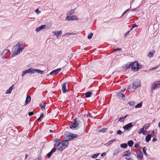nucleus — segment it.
Instances as JSON below:
<instances>
[{
    "label": "nucleus",
    "mask_w": 160,
    "mask_h": 160,
    "mask_svg": "<svg viewBox=\"0 0 160 160\" xmlns=\"http://www.w3.org/2000/svg\"><path fill=\"white\" fill-rule=\"evenodd\" d=\"M24 46L22 42H19L14 46L12 49V54L11 57L13 58L16 55H18L22 51Z\"/></svg>",
    "instance_id": "obj_1"
},
{
    "label": "nucleus",
    "mask_w": 160,
    "mask_h": 160,
    "mask_svg": "<svg viewBox=\"0 0 160 160\" xmlns=\"http://www.w3.org/2000/svg\"><path fill=\"white\" fill-rule=\"evenodd\" d=\"M74 123L70 126V128L73 130H76L78 128L81 122L79 121H77L76 119H74Z\"/></svg>",
    "instance_id": "obj_2"
},
{
    "label": "nucleus",
    "mask_w": 160,
    "mask_h": 160,
    "mask_svg": "<svg viewBox=\"0 0 160 160\" xmlns=\"http://www.w3.org/2000/svg\"><path fill=\"white\" fill-rule=\"evenodd\" d=\"M141 67H139V65L138 62H134L132 63L131 66L132 69L134 71H137L139 68Z\"/></svg>",
    "instance_id": "obj_3"
},
{
    "label": "nucleus",
    "mask_w": 160,
    "mask_h": 160,
    "mask_svg": "<svg viewBox=\"0 0 160 160\" xmlns=\"http://www.w3.org/2000/svg\"><path fill=\"white\" fill-rule=\"evenodd\" d=\"M10 54V52L9 50L7 49H5L2 52L1 56L2 58L7 59Z\"/></svg>",
    "instance_id": "obj_4"
},
{
    "label": "nucleus",
    "mask_w": 160,
    "mask_h": 160,
    "mask_svg": "<svg viewBox=\"0 0 160 160\" xmlns=\"http://www.w3.org/2000/svg\"><path fill=\"white\" fill-rule=\"evenodd\" d=\"M160 87V81H157L154 82L152 84L151 87L152 91L155 90L156 88Z\"/></svg>",
    "instance_id": "obj_5"
},
{
    "label": "nucleus",
    "mask_w": 160,
    "mask_h": 160,
    "mask_svg": "<svg viewBox=\"0 0 160 160\" xmlns=\"http://www.w3.org/2000/svg\"><path fill=\"white\" fill-rule=\"evenodd\" d=\"M78 136V135L71 133L70 134L67 135L65 137V138L68 141L76 138Z\"/></svg>",
    "instance_id": "obj_6"
},
{
    "label": "nucleus",
    "mask_w": 160,
    "mask_h": 160,
    "mask_svg": "<svg viewBox=\"0 0 160 160\" xmlns=\"http://www.w3.org/2000/svg\"><path fill=\"white\" fill-rule=\"evenodd\" d=\"M141 84V82L140 80L138 79L135 80L134 82L132 88L134 89H136L138 87H139Z\"/></svg>",
    "instance_id": "obj_7"
},
{
    "label": "nucleus",
    "mask_w": 160,
    "mask_h": 160,
    "mask_svg": "<svg viewBox=\"0 0 160 160\" xmlns=\"http://www.w3.org/2000/svg\"><path fill=\"white\" fill-rule=\"evenodd\" d=\"M29 73H33V68H30L28 69L23 71L22 74V76L23 77L26 74Z\"/></svg>",
    "instance_id": "obj_8"
},
{
    "label": "nucleus",
    "mask_w": 160,
    "mask_h": 160,
    "mask_svg": "<svg viewBox=\"0 0 160 160\" xmlns=\"http://www.w3.org/2000/svg\"><path fill=\"white\" fill-rule=\"evenodd\" d=\"M133 125L131 122L129 123L123 127V128L126 130L129 131L133 127Z\"/></svg>",
    "instance_id": "obj_9"
},
{
    "label": "nucleus",
    "mask_w": 160,
    "mask_h": 160,
    "mask_svg": "<svg viewBox=\"0 0 160 160\" xmlns=\"http://www.w3.org/2000/svg\"><path fill=\"white\" fill-rule=\"evenodd\" d=\"M136 154L138 158L140 160H142L143 159V154L140 150H138Z\"/></svg>",
    "instance_id": "obj_10"
},
{
    "label": "nucleus",
    "mask_w": 160,
    "mask_h": 160,
    "mask_svg": "<svg viewBox=\"0 0 160 160\" xmlns=\"http://www.w3.org/2000/svg\"><path fill=\"white\" fill-rule=\"evenodd\" d=\"M61 143L62 144V145H63V148H61L60 149L63 150L68 146V140L67 139L66 140L62 141Z\"/></svg>",
    "instance_id": "obj_11"
},
{
    "label": "nucleus",
    "mask_w": 160,
    "mask_h": 160,
    "mask_svg": "<svg viewBox=\"0 0 160 160\" xmlns=\"http://www.w3.org/2000/svg\"><path fill=\"white\" fill-rule=\"evenodd\" d=\"M61 68H59L57 69H55L53 70L50 73L47 75V76H49V75H54L57 74L61 71Z\"/></svg>",
    "instance_id": "obj_12"
},
{
    "label": "nucleus",
    "mask_w": 160,
    "mask_h": 160,
    "mask_svg": "<svg viewBox=\"0 0 160 160\" xmlns=\"http://www.w3.org/2000/svg\"><path fill=\"white\" fill-rule=\"evenodd\" d=\"M132 65V62L128 63L125 65H124L122 67L125 70H127L128 68L131 67Z\"/></svg>",
    "instance_id": "obj_13"
},
{
    "label": "nucleus",
    "mask_w": 160,
    "mask_h": 160,
    "mask_svg": "<svg viewBox=\"0 0 160 160\" xmlns=\"http://www.w3.org/2000/svg\"><path fill=\"white\" fill-rule=\"evenodd\" d=\"M117 96L119 98H121L123 100L125 98V97L124 94L121 93V92H118L117 93Z\"/></svg>",
    "instance_id": "obj_14"
},
{
    "label": "nucleus",
    "mask_w": 160,
    "mask_h": 160,
    "mask_svg": "<svg viewBox=\"0 0 160 160\" xmlns=\"http://www.w3.org/2000/svg\"><path fill=\"white\" fill-rule=\"evenodd\" d=\"M54 142H55V143L54 144V145L56 146L57 147H59L60 146V140L59 139H55L54 140Z\"/></svg>",
    "instance_id": "obj_15"
},
{
    "label": "nucleus",
    "mask_w": 160,
    "mask_h": 160,
    "mask_svg": "<svg viewBox=\"0 0 160 160\" xmlns=\"http://www.w3.org/2000/svg\"><path fill=\"white\" fill-rule=\"evenodd\" d=\"M56 149L55 148H53L51 151L49 152L47 154V156L48 158H50L51 156L52 153L56 151Z\"/></svg>",
    "instance_id": "obj_16"
},
{
    "label": "nucleus",
    "mask_w": 160,
    "mask_h": 160,
    "mask_svg": "<svg viewBox=\"0 0 160 160\" xmlns=\"http://www.w3.org/2000/svg\"><path fill=\"white\" fill-rule=\"evenodd\" d=\"M46 27V25H41L39 27L37 28L36 29V31L37 32H38L39 31L41 30L42 29L45 28Z\"/></svg>",
    "instance_id": "obj_17"
},
{
    "label": "nucleus",
    "mask_w": 160,
    "mask_h": 160,
    "mask_svg": "<svg viewBox=\"0 0 160 160\" xmlns=\"http://www.w3.org/2000/svg\"><path fill=\"white\" fill-rule=\"evenodd\" d=\"M67 83H63L62 85V90L63 93L67 91Z\"/></svg>",
    "instance_id": "obj_18"
},
{
    "label": "nucleus",
    "mask_w": 160,
    "mask_h": 160,
    "mask_svg": "<svg viewBox=\"0 0 160 160\" xmlns=\"http://www.w3.org/2000/svg\"><path fill=\"white\" fill-rule=\"evenodd\" d=\"M52 33L53 34L56 36L57 38H58L59 35H61L62 34V31H60L58 32H52Z\"/></svg>",
    "instance_id": "obj_19"
},
{
    "label": "nucleus",
    "mask_w": 160,
    "mask_h": 160,
    "mask_svg": "<svg viewBox=\"0 0 160 160\" xmlns=\"http://www.w3.org/2000/svg\"><path fill=\"white\" fill-rule=\"evenodd\" d=\"M33 73L35 72H38L41 74H43L44 72L43 71L41 70L38 69H33Z\"/></svg>",
    "instance_id": "obj_20"
},
{
    "label": "nucleus",
    "mask_w": 160,
    "mask_h": 160,
    "mask_svg": "<svg viewBox=\"0 0 160 160\" xmlns=\"http://www.w3.org/2000/svg\"><path fill=\"white\" fill-rule=\"evenodd\" d=\"M31 100V98L30 96H27L25 100V105H26Z\"/></svg>",
    "instance_id": "obj_21"
},
{
    "label": "nucleus",
    "mask_w": 160,
    "mask_h": 160,
    "mask_svg": "<svg viewBox=\"0 0 160 160\" xmlns=\"http://www.w3.org/2000/svg\"><path fill=\"white\" fill-rule=\"evenodd\" d=\"M13 85H12L9 88L7 91L6 92V94H8L10 93L12 90L13 89Z\"/></svg>",
    "instance_id": "obj_22"
},
{
    "label": "nucleus",
    "mask_w": 160,
    "mask_h": 160,
    "mask_svg": "<svg viewBox=\"0 0 160 160\" xmlns=\"http://www.w3.org/2000/svg\"><path fill=\"white\" fill-rule=\"evenodd\" d=\"M131 153L130 152L129 150H128L123 152V156H129L130 155Z\"/></svg>",
    "instance_id": "obj_23"
},
{
    "label": "nucleus",
    "mask_w": 160,
    "mask_h": 160,
    "mask_svg": "<svg viewBox=\"0 0 160 160\" xmlns=\"http://www.w3.org/2000/svg\"><path fill=\"white\" fill-rule=\"evenodd\" d=\"M151 135L150 134L148 135L146 137L145 140L147 142H148L151 139Z\"/></svg>",
    "instance_id": "obj_24"
},
{
    "label": "nucleus",
    "mask_w": 160,
    "mask_h": 160,
    "mask_svg": "<svg viewBox=\"0 0 160 160\" xmlns=\"http://www.w3.org/2000/svg\"><path fill=\"white\" fill-rule=\"evenodd\" d=\"M119 152V151L118 149H115L114 150V153L113 155V156H117Z\"/></svg>",
    "instance_id": "obj_25"
},
{
    "label": "nucleus",
    "mask_w": 160,
    "mask_h": 160,
    "mask_svg": "<svg viewBox=\"0 0 160 160\" xmlns=\"http://www.w3.org/2000/svg\"><path fill=\"white\" fill-rule=\"evenodd\" d=\"M78 19V18L77 16L72 15L71 17V20H77Z\"/></svg>",
    "instance_id": "obj_26"
},
{
    "label": "nucleus",
    "mask_w": 160,
    "mask_h": 160,
    "mask_svg": "<svg viewBox=\"0 0 160 160\" xmlns=\"http://www.w3.org/2000/svg\"><path fill=\"white\" fill-rule=\"evenodd\" d=\"M133 143H134L133 142V141H132V140L129 141L128 142V143H127L128 144L130 147H132V145H133Z\"/></svg>",
    "instance_id": "obj_27"
},
{
    "label": "nucleus",
    "mask_w": 160,
    "mask_h": 160,
    "mask_svg": "<svg viewBox=\"0 0 160 160\" xmlns=\"http://www.w3.org/2000/svg\"><path fill=\"white\" fill-rule=\"evenodd\" d=\"M92 92H88L85 93V97L86 98H89L91 97Z\"/></svg>",
    "instance_id": "obj_28"
},
{
    "label": "nucleus",
    "mask_w": 160,
    "mask_h": 160,
    "mask_svg": "<svg viewBox=\"0 0 160 160\" xmlns=\"http://www.w3.org/2000/svg\"><path fill=\"white\" fill-rule=\"evenodd\" d=\"M142 102L138 103L135 106V108H141L142 106Z\"/></svg>",
    "instance_id": "obj_29"
},
{
    "label": "nucleus",
    "mask_w": 160,
    "mask_h": 160,
    "mask_svg": "<svg viewBox=\"0 0 160 160\" xmlns=\"http://www.w3.org/2000/svg\"><path fill=\"white\" fill-rule=\"evenodd\" d=\"M74 12V9H72L67 14V15H70L73 14Z\"/></svg>",
    "instance_id": "obj_30"
},
{
    "label": "nucleus",
    "mask_w": 160,
    "mask_h": 160,
    "mask_svg": "<svg viewBox=\"0 0 160 160\" xmlns=\"http://www.w3.org/2000/svg\"><path fill=\"white\" fill-rule=\"evenodd\" d=\"M46 104V102H44V103L43 105H42V103H40L39 104V106L41 108H42V109L44 108H45Z\"/></svg>",
    "instance_id": "obj_31"
},
{
    "label": "nucleus",
    "mask_w": 160,
    "mask_h": 160,
    "mask_svg": "<svg viewBox=\"0 0 160 160\" xmlns=\"http://www.w3.org/2000/svg\"><path fill=\"white\" fill-rule=\"evenodd\" d=\"M116 141L115 139L112 140H110V141H109L108 142H107V143L106 144H107L108 145H111V144H112V143L113 141Z\"/></svg>",
    "instance_id": "obj_32"
},
{
    "label": "nucleus",
    "mask_w": 160,
    "mask_h": 160,
    "mask_svg": "<svg viewBox=\"0 0 160 160\" xmlns=\"http://www.w3.org/2000/svg\"><path fill=\"white\" fill-rule=\"evenodd\" d=\"M144 126H143V128H140L138 130V133L139 134H140L142 133H143V130L144 129Z\"/></svg>",
    "instance_id": "obj_33"
},
{
    "label": "nucleus",
    "mask_w": 160,
    "mask_h": 160,
    "mask_svg": "<svg viewBox=\"0 0 160 160\" xmlns=\"http://www.w3.org/2000/svg\"><path fill=\"white\" fill-rule=\"evenodd\" d=\"M120 147L123 148H126L127 147V144L126 143L122 144L120 145Z\"/></svg>",
    "instance_id": "obj_34"
},
{
    "label": "nucleus",
    "mask_w": 160,
    "mask_h": 160,
    "mask_svg": "<svg viewBox=\"0 0 160 160\" xmlns=\"http://www.w3.org/2000/svg\"><path fill=\"white\" fill-rule=\"evenodd\" d=\"M147 150V148L145 147H144L142 148V151L144 153V154L145 155L147 156V153L146 152V150Z\"/></svg>",
    "instance_id": "obj_35"
},
{
    "label": "nucleus",
    "mask_w": 160,
    "mask_h": 160,
    "mask_svg": "<svg viewBox=\"0 0 160 160\" xmlns=\"http://www.w3.org/2000/svg\"><path fill=\"white\" fill-rule=\"evenodd\" d=\"M44 114L43 113H41V114H40V117H39V118L38 119V121H41V118H42V117H44Z\"/></svg>",
    "instance_id": "obj_36"
},
{
    "label": "nucleus",
    "mask_w": 160,
    "mask_h": 160,
    "mask_svg": "<svg viewBox=\"0 0 160 160\" xmlns=\"http://www.w3.org/2000/svg\"><path fill=\"white\" fill-rule=\"evenodd\" d=\"M128 104L132 106L135 104V102L134 101H132L128 102Z\"/></svg>",
    "instance_id": "obj_37"
},
{
    "label": "nucleus",
    "mask_w": 160,
    "mask_h": 160,
    "mask_svg": "<svg viewBox=\"0 0 160 160\" xmlns=\"http://www.w3.org/2000/svg\"><path fill=\"white\" fill-rule=\"evenodd\" d=\"M126 118V116H124L120 118L119 119V121L121 122L123 121Z\"/></svg>",
    "instance_id": "obj_38"
},
{
    "label": "nucleus",
    "mask_w": 160,
    "mask_h": 160,
    "mask_svg": "<svg viewBox=\"0 0 160 160\" xmlns=\"http://www.w3.org/2000/svg\"><path fill=\"white\" fill-rule=\"evenodd\" d=\"M92 35L93 33L92 32H91L88 34V38L89 39H91L92 38Z\"/></svg>",
    "instance_id": "obj_39"
},
{
    "label": "nucleus",
    "mask_w": 160,
    "mask_h": 160,
    "mask_svg": "<svg viewBox=\"0 0 160 160\" xmlns=\"http://www.w3.org/2000/svg\"><path fill=\"white\" fill-rule=\"evenodd\" d=\"M99 153H97V154H94L92 156V158H96L99 155Z\"/></svg>",
    "instance_id": "obj_40"
},
{
    "label": "nucleus",
    "mask_w": 160,
    "mask_h": 160,
    "mask_svg": "<svg viewBox=\"0 0 160 160\" xmlns=\"http://www.w3.org/2000/svg\"><path fill=\"white\" fill-rule=\"evenodd\" d=\"M107 128H103L100 129L99 132H104L106 131Z\"/></svg>",
    "instance_id": "obj_41"
},
{
    "label": "nucleus",
    "mask_w": 160,
    "mask_h": 160,
    "mask_svg": "<svg viewBox=\"0 0 160 160\" xmlns=\"http://www.w3.org/2000/svg\"><path fill=\"white\" fill-rule=\"evenodd\" d=\"M61 145H60V146L59 147H58V149L59 150V151H62L63 150H61L60 149L61 148H62L63 147V145H62V144L61 143H60Z\"/></svg>",
    "instance_id": "obj_42"
},
{
    "label": "nucleus",
    "mask_w": 160,
    "mask_h": 160,
    "mask_svg": "<svg viewBox=\"0 0 160 160\" xmlns=\"http://www.w3.org/2000/svg\"><path fill=\"white\" fill-rule=\"evenodd\" d=\"M153 53L152 52H150L148 55V56L149 58H151V57H152V56H153Z\"/></svg>",
    "instance_id": "obj_43"
},
{
    "label": "nucleus",
    "mask_w": 160,
    "mask_h": 160,
    "mask_svg": "<svg viewBox=\"0 0 160 160\" xmlns=\"http://www.w3.org/2000/svg\"><path fill=\"white\" fill-rule=\"evenodd\" d=\"M70 15H67L66 18V20L67 21H70L71 20V17L69 16Z\"/></svg>",
    "instance_id": "obj_44"
},
{
    "label": "nucleus",
    "mask_w": 160,
    "mask_h": 160,
    "mask_svg": "<svg viewBox=\"0 0 160 160\" xmlns=\"http://www.w3.org/2000/svg\"><path fill=\"white\" fill-rule=\"evenodd\" d=\"M117 133L118 134L120 135L122 134V132L121 130H119L117 131Z\"/></svg>",
    "instance_id": "obj_45"
},
{
    "label": "nucleus",
    "mask_w": 160,
    "mask_h": 160,
    "mask_svg": "<svg viewBox=\"0 0 160 160\" xmlns=\"http://www.w3.org/2000/svg\"><path fill=\"white\" fill-rule=\"evenodd\" d=\"M122 50V49L120 48H117L115 49H114V50H113V52H115L116 51H119V50Z\"/></svg>",
    "instance_id": "obj_46"
},
{
    "label": "nucleus",
    "mask_w": 160,
    "mask_h": 160,
    "mask_svg": "<svg viewBox=\"0 0 160 160\" xmlns=\"http://www.w3.org/2000/svg\"><path fill=\"white\" fill-rule=\"evenodd\" d=\"M140 145V143H136L134 145V147L135 148H138L139 146Z\"/></svg>",
    "instance_id": "obj_47"
},
{
    "label": "nucleus",
    "mask_w": 160,
    "mask_h": 160,
    "mask_svg": "<svg viewBox=\"0 0 160 160\" xmlns=\"http://www.w3.org/2000/svg\"><path fill=\"white\" fill-rule=\"evenodd\" d=\"M148 133V132L147 131L144 130H143L142 133L143 135H146V134H147Z\"/></svg>",
    "instance_id": "obj_48"
},
{
    "label": "nucleus",
    "mask_w": 160,
    "mask_h": 160,
    "mask_svg": "<svg viewBox=\"0 0 160 160\" xmlns=\"http://www.w3.org/2000/svg\"><path fill=\"white\" fill-rule=\"evenodd\" d=\"M156 134V133H155L153 130L151 132V135H152V136H155Z\"/></svg>",
    "instance_id": "obj_49"
},
{
    "label": "nucleus",
    "mask_w": 160,
    "mask_h": 160,
    "mask_svg": "<svg viewBox=\"0 0 160 160\" xmlns=\"http://www.w3.org/2000/svg\"><path fill=\"white\" fill-rule=\"evenodd\" d=\"M130 32V31H129L128 32H127L126 33H125L124 34V37H126V36L129 34V32Z\"/></svg>",
    "instance_id": "obj_50"
},
{
    "label": "nucleus",
    "mask_w": 160,
    "mask_h": 160,
    "mask_svg": "<svg viewBox=\"0 0 160 160\" xmlns=\"http://www.w3.org/2000/svg\"><path fill=\"white\" fill-rule=\"evenodd\" d=\"M159 66H156L155 67H153L150 69V70H153L154 69H156L159 68Z\"/></svg>",
    "instance_id": "obj_51"
},
{
    "label": "nucleus",
    "mask_w": 160,
    "mask_h": 160,
    "mask_svg": "<svg viewBox=\"0 0 160 160\" xmlns=\"http://www.w3.org/2000/svg\"><path fill=\"white\" fill-rule=\"evenodd\" d=\"M34 114V113L32 112H30L28 113V115L29 116H31Z\"/></svg>",
    "instance_id": "obj_52"
},
{
    "label": "nucleus",
    "mask_w": 160,
    "mask_h": 160,
    "mask_svg": "<svg viewBox=\"0 0 160 160\" xmlns=\"http://www.w3.org/2000/svg\"><path fill=\"white\" fill-rule=\"evenodd\" d=\"M129 9H128L125 11L122 14L121 17L127 11L129 10Z\"/></svg>",
    "instance_id": "obj_53"
},
{
    "label": "nucleus",
    "mask_w": 160,
    "mask_h": 160,
    "mask_svg": "<svg viewBox=\"0 0 160 160\" xmlns=\"http://www.w3.org/2000/svg\"><path fill=\"white\" fill-rule=\"evenodd\" d=\"M75 34L74 33H68L66 34V35L67 36H70V35H75Z\"/></svg>",
    "instance_id": "obj_54"
},
{
    "label": "nucleus",
    "mask_w": 160,
    "mask_h": 160,
    "mask_svg": "<svg viewBox=\"0 0 160 160\" xmlns=\"http://www.w3.org/2000/svg\"><path fill=\"white\" fill-rule=\"evenodd\" d=\"M35 12L38 14L41 12L40 11H39L38 9H37L35 10Z\"/></svg>",
    "instance_id": "obj_55"
},
{
    "label": "nucleus",
    "mask_w": 160,
    "mask_h": 160,
    "mask_svg": "<svg viewBox=\"0 0 160 160\" xmlns=\"http://www.w3.org/2000/svg\"><path fill=\"white\" fill-rule=\"evenodd\" d=\"M106 153L105 152H103L101 154V157H103V156H105L106 155Z\"/></svg>",
    "instance_id": "obj_56"
},
{
    "label": "nucleus",
    "mask_w": 160,
    "mask_h": 160,
    "mask_svg": "<svg viewBox=\"0 0 160 160\" xmlns=\"http://www.w3.org/2000/svg\"><path fill=\"white\" fill-rule=\"evenodd\" d=\"M132 28H135L136 27H137V26L136 23H134L132 25Z\"/></svg>",
    "instance_id": "obj_57"
},
{
    "label": "nucleus",
    "mask_w": 160,
    "mask_h": 160,
    "mask_svg": "<svg viewBox=\"0 0 160 160\" xmlns=\"http://www.w3.org/2000/svg\"><path fill=\"white\" fill-rule=\"evenodd\" d=\"M125 159L126 160H132V159L131 158H128V157H126V158H125Z\"/></svg>",
    "instance_id": "obj_58"
},
{
    "label": "nucleus",
    "mask_w": 160,
    "mask_h": 160,
    "mask_svg": "<svg viewBox=\"0 0 160 160\" xmlns=\"http://www.w3.org/2000/svg\"><path fill=\"white\" fill-rule=\"evenodd\" d=\"M87 118H89V117H91V118H92V116H91L90 115V114H87Z\"/></svg>",
    "instance_id": "obj_59"
},
{
    "label": "nucleus",
    "mask_w": 160,
    "mask_h": 160,
    "mask_svg": "<svg viewBox=\"0 0 160 160\" xmlns=\"http://www.w3.org/2000/svg\"><path fill=\"white\" fill-rule=\"evenodd\" d=\"M157 140V138H154L152 139V141L153 142H155Z\"/></svg>",
    "instance_id": "obj_60"
},
{
    "label": "nucleus",
    "mask_w": 160,
    "mask_h": 160,
    "mask_svg": "<svg viewBox=\"0 0 160 160\" xmlns=\"http://www.w3.org/2000/svg\"><path fill=\"white\" fill-rule=\"evenodd\" d=\"M126 90V89L125 88H124V89L121 90V91L122 92H123L124 91H125Z\"/></svg>",
    "instance_id": "obj_61"
},
{
    "label": "nucleus",
    "mask_w": 160,
    "mask_h": 160,
    "mask_svg": "<svg viewBox=\"0 0 160 160\" xmlns=\"http://www.w3.org/2000/svg\"><path fill=\"white\" fill-rule=\"evenodd\" d=\"M158 126L160 128V122H159L158 124Z\"/></svg>",
    "instance_id": "obj_62"
},
{
    "label": "nucleus",
    "mask_w": 160,
    "mask_h": 160,
    "mask_svg": "<svg viewBox=\"0 0 160 160\" xmlns=\"http://www.w3.org/2000/svg\"><path fill=\"white\" fill-rule=\"evenodd\" d=\"M49 132H53V131L52 130H49Z\"/></svg>",
    "instance_id": "obj_63"
},
{
    "label": "nucleus",
    "mask_w": 160,
    "mask_h": 160,
    "mask_svg": "<svg viewBox=\"0 0 160 160\" xmlns=\"http://www.w3.org/2000/svg\"><path fill=\"white\" fill-rule=\"evenodd\" d=\"M28 155L27 154H26V155H25V159L26 158H27V156H28Z\"/></svg>",
    "instance_id": "obj_64"
}]
</instances>
